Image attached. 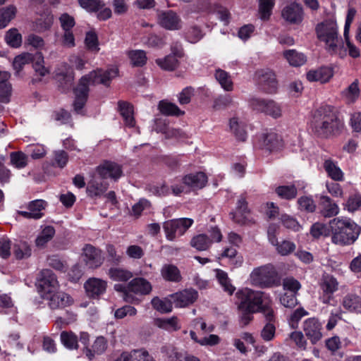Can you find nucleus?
<instances>
[{"instance_id":"1","label":"nucleus","mask_w":361,"mask_h":361,"mask_svg":"<svg viewBox=\"0 0 361 361\" xmlns=\"http://www.w3.org/2000/svg\"><path fill=\"white\" fill-rule=\"evenodd\" d=\"M344 127L343 121L338 117L331 106H321L313 114L312 131L319 138L330 139L338 137L343 133Z\"/></svg>"},{"instance_id":"2","label":"nucleus","mask_w":361,"mask_h":361,"mask_svg":"<svg viewBox=\"0 0 361 361\" xmlns=\"http://www.w3.org/2000/svg\"><path fill=\"white\" fill-rule=\"evenodd\" d=\"M37 283L42 298L48 301V306L51 310L62 309L73 303L69 295L59 291V284L51 270L42 269L39 274Z\"/></svg>"},{"instance_id":"3","label":"nucleus","mask_w":361,"mask_h":361,"mask_svg":"<svg viewBox=\"0 0 361 361\" xmlns=\"http://www.w3.org/2000/svg\"><path fill=\"white\" fill-rule=\"evenodd\" d=\"M117 75V68H110L104 71L97 69L82 76L73 90L75 94L73 106L76 113L81 114L88 98L90 85L102 84L109 86L111 80Z\"/></svg>"},{"instance_id":"4","label":"nucleus","mask_w":361,"mask_h":361,"mask_svg":"<svg viewBox=\"0 0 361 361\" xmlns=\"http://www.w3.org/2000/svg\"><path fill=\"white\" fill-rule=\"evenodd\" d=\"M315 32L318 39L325 44V49L330 54L338 55L342 59L346 56L343 39L338 37V25L335 20L328 19L318 23Z\"/></svg>"},{"instance_id":"5","label":"nucleus","mask_w":361,"mask_h":361,"mask_svg":"<svg viewBox=\"0 0 361 361\" xmlns=\"http://www.w3.org/2000/svg\"><path fill=\"white\" fill-rule=\"evenodd\" d=\"M331 242L338 245H350L355 242L360 228L348 218H334L329 221Z\"/></svg>"},{"instance_id":"6","label":"nucleus","mask_w":361,"mask_h":361,"mask_svg":"<svg viewBox=\"0 0 361 361\" xmlns=\"http://www.w3.org/2000/svg\"><path fill=\"white\" fill-rule=\"evenodd\" d=\"M271 300L268 293L260 290H255L249 288L239 289L235 293V304L238 310H247L251 312H258Z\"/></svg>"},{"instance_id":"7","label":"nucleus","mask_w":361,"mask_h":361,"mask_svg":"<svg viewBox=\"0 0 361 361\" xmlns=\"http://www.w3.org/2000/svg\"><path fill=\"white\" fill-rule=\"evenodd\" d=\"M252 285L261 288H270L279 284L278 273L274 267L267 264L255 268L250 275Z\"/></svg>"},{"instance_id":"8","label":"nucleus","mask_w":361,"mask_h":361,"mask_svg":"<svg viewBox=\"0 0 361 361\" xmlns=\"http://www.w3.org/2000/svg\"><path fill=\"white\" fill-rule=\"evenodd\" d=\"M193 222V219L190 218L174 219L165 221L163 228L166 239L173 241L178 236L183 235L192 225Z\"/></svg>"},{"instance_id":"9","label":"nucleus","mask_w":361,"mask_h":361,"mask_svg":"<svg viewBox=\"0 0 361 361\" xmlns=\"http://www.w3.org/2000/svg\"><path fill=\"white\" fill-rule=\"evenodd\" d=\"M249 104L254 110L264 113L274 118L282 115L281 106L274 100L253 97L250 99Z\"/></svg>"},{"instance_id":"10","label":"nucleus","mask_w":361,"mask_h":361,"mask_svg":"<svg viewBox=\"0 0 361 361\" xmlns=\"http://www.w3.org/2000/svg\"><path fill=\"white\" fill-rule=\"evenodd\" d=\"M320 286L319 300L326 305H331L334 300V294L338 289V283L336 278L331 275L323 276Z\"/></svg>"},{"instance_id":"11","label":"nucleus","mask_w":361,"mask_h":361,"mask_svg":"<svg viewBox=\"0 0 361 361\" xmlns=\"http://www.w3.org/2000/svg\"><path fill=\"white\" fill-rule=\"evenodd\" d=\"M256 77L261 90L267 94H275L278 90V81L274 72L270 69L257 71Z\"/></svg>"},{"instance_id":"12","label":"nucleus","mask_w":361,"mask_h":361,"mask_svg":"<svg viewBox=\"0 0 361 361\" xmlns=\"http://www.w3.org/2000/svg\"><path fill=\"white\" fill-rule=\"evenodd\" d=\"M82 258L86 266L92 269L99 267L104 260L102 250L90 244L83 247Z\"/></svg>"},{"instance_id":"13","label":"nucleus","mask_w":361,"mask_h":361,"mask_svg":"<svg viewBox=\"0 0 361 361\" xmlns=\"http://www.w3.org/2000/svg\"><path fill=\"white\" fill-rule=\"evenodd\" d=\"M302 329L305 336L313 345L317 343L323 337L322 324L317 318L311 317L305 319Z\"/></svg>"},{"instance_id":"14","label":"nucleus","mask_w":361,"mask_h":361,"mask_svg":"<svg viewBox=\"0 0 361 361\" xmlns=\"http://www.w3.org/2000/svg\"><path fill=\"white\" fill-rule=\"evenodd\" d=\"M197 291L192 288H187L170 294V298L172 300L173 305L177 308L186 307L192 305L197 300Z\"/></svg>"},{"instance_id":"15","label":"nucleus","mask_w":361,"mask_h":361,"mask_svg":"<svg viewBox=\"0 0 361 361\" xmlns=\"http://www.w3.org/2000/svg\"><path fill=\"white\" fill-rule=\"evenodd\" d=\"M96 172L101 179L111 178L118 180L123 175L121 166L113 161H106L96 168Z\"/></svg>"},{"instance_id":"16","label":"nucleus","mask_w":361,"mask_h":361,"mask_svg":"<svg viewBox=\"0 0 361 361\" xmlns=\"http://www.w3.org/2000/svg\"><path fill=\"white\" fill-rule=\"evenodd\" d=\"M160 25L169 30H178L182 27V21L179 16L173 11L161 12L159 16Z\"/></svg>"},{"instance_id":"17","label":"nucleus","mask_w":361,"mask_h":361,"mask_svg":"<svg viewBox=\"0 0 361 361\" xmlns=\"http://www.w3.org/2000/svg\"><path fill=\"white\" fill-rule=\"evenodd\" d=\"M302 6L296 3L290 4L282 11L283 18L290 24H300L303 20Z\"/></svg>"},{"instance_id":"18","label":"nucleus","mask_w":361,"mask_h":361,"mask_svg":"<svg viewBox=\"0 0 361 361\" xmlns=\"http://www.w3.org/2000/svg\"><path fill=\"white\" fill-rule=\"evenodd\" d=\"M249 212L246 197L241 195L237 202L235 211L231 212L230 216L235 223L243 225L246 223Z\"/></svg>"},{"instance_id":"19","label":"nucleus","mask_w":361,"mask_h":361,"mask_svg":"<svg viewBox=\"0 0 361 361\" xmlns=\"http://www.w3.org/2000/svg\"><path fill=\"white\" fill-rule=\"evenodd\" d=\"M341 305L348 312L361 313V296L355 291L345 295L342 299Z\"/></svg>"},{"instance_id":"20","label":"nucleus","mask_w":361,"mask_h":361,"mask_svg":"<svg viewBox=\"0 0 361 361\" xmlns=\"http://www.w3.org/2000/svg\"><path fill=\"white\" fill-rule=\"evenodd\" d=\"M106 286L105 281L97 278H91L85 283V288L90 297L97 298L105 292Z\"/></svg>"},{"instance_id":"21","label":"nucleus","mask_w":361,"mask_h":361,"mask_svg":"<svg viewBox=\"0 0 361 361\" xmlns=\"http://www.w3.org/2000/svg\"><path fill=\"white\" fill-rule=\"evenodd\" d=\"M128 290L131 294L145 295L150 293L152 287L151 283L144 278H135L128 283Z\"/></svg>"},{"instance_id":"22","label":"nucleus","mask_w":361,"mask_h":361,"mask_svg":"<svg viewBox=\"0 0 361 361\" xmlns=\"http://www.w3.org/2000/svg\"><path fill=\"white\" fill-rule=\"evenodd\" d=\"M109 188V183L99 176H94L88 183L87 192L92 197L102 195Z\"/></svg>"},{"instance_id":"23","label":"nucleus","mask_w":361,"mask_h":361,"mask_svg":"<svg viewBox=\"0 0 361 361\" xmlns=\"http://www.w3.org/2000/svg\"><path fill=\"white\" fill-rule=\"evenodd\" d=\"M183 183L192 190L202 189L207 183V177L203 172L190 173L183 178Z\"/></svg>"},{"instance_id":"24","label":"nucleus","mask_w":361,"mask_h":361,"mask_svg":"<svg viewBox=\"0 0 361 361\" xmlns=\"http://www.w3.org/2000/svg\"><path fill=\"white\" fill-rule=\"evenodd\" d=\"M108 347L107 340L104 336H98L94 340L91 348L85 347L83 353L90 360H92L95 355L103 354Z\"/></svg>"},{"instance_id":"25","label":"nucleus","mask_w":361,"mask_h":361,"mask_svg":"<svg viewBox=\"0 0 361 361\" xmlns=\"http://www.w3.org/2000/svg\"><path fill=\"white\" fill-rule=\"evenodd\" d=\"M332 68L323 66L317 70H310L307 73V79L310 82H320L324 83L328 82L333 76Z\"/></svg>"},{"instance_id":"26","label":"nucleus","mask_w":361,"mask_h":361,"mask_svg":"<svg viewBox=\"0 0 361 361\" xmlns=\"http://www.w3.org/2000/svg\"><path fill=\"white\" fill-rule=\"evenodd\" d=\"M321 214L324 217H333L339 213V207L329 196L320 197Z\"/></svg>"},{"instance_id":"27","label":"nucleus","mask_w":361,"mask_h":361,"mask_svg":"<svg viewBox=\"0 0 361 361\" xmlns=\"http://www.w3.org/2000/svg\"><path fill=\"white\" fill-rule=\"evenodd\" d=\"M283 146L281 136L274 132L265 134L263 137V147L269 152L277 151Z\"/></svg>"},{"instance_id":"28","label":"nucleus","mask_w":361,"mask_h":361,"mask_svg":"<svg viewBox=\"0 0 361 361\" xmlns=\"http://www.w3.org/2000/svg\"><path fill=\"white\" fill-rule=\"evenodd\" d=\"M229 128L233 134L236 140L239 141H245L247 138V131L245 130V124L239 121L238 118H232L229 121Z\"/></svg>"},{"instance_id":"29","label":"nucleus","mask_w":361,"mask_h":361,"mask_svg":"<svg viewBox=\"0 0 361 361\" xmlns=\"http://www.w3.org/2000/svg\"><path fill=\"white\" fill-rule=\"evenodd\" d=\"M323 167L328 176L333 180L340 181L343 179V173L337 163L331 159H325Z\"/></svg>"},{"instance_id":"30","label":"nucleus","mask_w":361,"mask_h":361,"mask_svg":"<svg viewBox=\"0 0 361 361\" xmlns=\"http://www.w3.org/2000/svg\"><path fill=\"white\" fill-rule=\"evenodd\" d=\"M107 274L111 280L118 282H126L133 277V274L130 271L117 267H111Z\"/></svg>"},{"instance_id":"31","label":"nucleus","mask_w":361,"mask_h":361,"mask_svg":"<svg viewBox=\"0 0 361 361\" xmlns=\"http://www.w3.org/2000/svg\"><path fill=\"white\" fill-rule=\"evenodd\" d=\"M119 111L128 127H133L135 121L133 116V106L127 102L119 101L118 103Z\"/></svg>"},{"instance_id":"32","label":"nucleus","mask_w":361,"mask_h":361,"mask_svg":"<svg viewBox=\"0 0 361 361\" xmlns=\"http://www.w3.org/2000/svg\"><path fill=\"white\" fill-rule=\"evenodd\" d=\"M216 278L222 287L224 292L229 295H233L235 290V287L232 285L231 279L228 278V274L221 269H216Z\"/></svg>"},{"instance_id":"33","label":"nucleus","mask_w":361,"mask_h":361,"mask_svg":"<svg viewBox=\"0 0 361 361\" xmlns=\"http://www.w3.org/2000/svg\"><path fill=\"white\" fill-rule=\"evenodd\" d=\"M283 56L292 66H300L307 61L306 56L302 53L298 52L295 49L285 51Z\"/></svg>"},{"instance_id":"34","label":"nucleus","mask_w":361,"mask_h":361,"mask_svg":"<svg viewBox=\"0 0 361 361\" xmlns=\"http://www.w3.org/2000/svg\"><path fill=\"white\" fill-rule=\"evenodd\" d=\"M151 304L154 310L161 313H169L173 310V302L170 295L164 299L154 297L152 300Z\"/></svg>"},{"instance_id":"35","label":"nucleus","mask_w":361,"mask_h":361,"mask_svg":"<svg viewBox=\"0 0 361 361\" xmlns=\"http://www.w3.org/2000/svg\"><path fill=\"white\" fill-rule=\"evenodd\" d=\"M10 74L4 73V77L0 80V102L7 104L10 102L12 92L11 84L8 81Z\"/></svg>"},{"instance_id":"36","label":"nucleus","mask_w":361,"mask_h":361,"mask_svg":"<svg viewBox=\"0 0 361 361\" xmlns=\"http://www.w3.org/2000/svg\"><path fill=\"white\" fill-rule=\"evenodd\" d=\"M161 274L168 281L179 282L182 278L179 269L173 264H165L161 270Z\"/></svg>"},{"instance_id":"37","label":"nucleus","mask_w":361,"mask_h":361,"mask_svg":"<svg viewBox=\"0 0 361 361\" xmlns=\"http://www.w3.org/2000/svg\"><path fill=\"white\" fill-rule=\"evenodd\" d=\"M211 245L210 238L204 233L197 235L190 240V245L199 251L207 250Z\"/></svg>"},{"instance_id":"38","label":"nucleus","mask_w":361,"mask_h":361,"mask_svg":"<svg viewBox=\"0 0 361 361\" xmlns=\"http://www.w3.org/2000/svg\"><path fill=\"white\" fill-rule=\"evenodd\" d=\"M60 339L61 343L69 350L78 348V338L72 331H63L61 333Z\"/></svg>"},{"instance_id":"39","label":"nucleus","mask_w":361,"mask_h":361,"mask_svg":"<svg viewBox=\"0 0 361 361\" xmlns=\"http://www.w3.org/2000/svg\"><path fill=\"white\" fill-rule=\"evenodd\" d=\"M55 235V229L51 226H45L35 240V244L39 247H44Z\"/></svg>"},{"instance_id":"40","label":"nucleus","mask_w":361,"mask_h":361,"mask_svg":"<svg viewBox=\"0 0 361 361\" xmlns=\"http://www.w3.org/2000/svg\"><path fill=\"white\" fill-rule=\"evenodd\" d=\"M190 13H209L212 11L213 6L210 0H196L190 7Z\"/></svg>"},{"instance_id":"41","label":"nucleus","mask_w":361,"mask_h":361,"mask_svg":"<svg viewBox=\"0 0 361 361\" xmlns=\"http://www.w3.org/2000/svg\"><path fill=\"white\" fill-rule=\"evenodd\" d=\"M31 62L35 73L39 76H45L49 73L48 68L44 66V57L40 52H37L35 55H32Z\"/></svg>"},{"instance_id":"42","label":"nucleus","mask_w":361,"mask_h":361,"mask_svg":"<svg viewBox=\"0 0 361 361\" xmlns=\"http://www.w3.org/2000/svg\"><path fill=\"white\" fill-rule=\"evenodd\" d=\"M215 78L224 90L231 91L233 90V82L227 72L221 69H217L215 73Z\"/></svg>"},{"instance_id":"43","label":"nucleus","mask_w":361,"mask_h":361,"mask_svg":"<svg viewBox=\"0 0 361 361\" xmlns=\"http://www.w3.org/2000/svg\"><path fill=\"white\" fill-rule=\"evenodd\" d=\"M16 8L13 6H9L0 9V29L6 27L9 22L14 18Z\"/></svg>"},{"instance_id":"44","label":"nucleus","mask_w":361,"mask_h":361,"mask_svg":"<svg viewBox=\"0 0 361 361\" xmlns=\"http://www.w3.org/2000/svg\"><path fill=\"white\" fill-rule=\"evenodd\" d=\"M160 111L167 116H180L184 114L177 105L166 101H161L159 104Z\"/></svg>"},{"instance_id":"45","label":"nucleus","mask_w":361,"mask_h":361,"mask_svg":"<svg viewBox=\"0 0 361 361\" xmlns=\"http://www.w3.org/2000/svg\"><path fill=\"white\" fill-rule=\"evenodd\" d=\"M156 63L165 71H173L175 70L178 64V60L173 55H168L164 59H158L156 60Z\"/></svg>"},{"instance_id":"46","label":"nucleus","mask_w":361,"mask_h":361,"mask_svg":"<svg viewBox=\"0 0 361 361\" xmlns=\"http://www.w3.org/2000/svg\"><path fill=\"white\" fill-rule=\"evenodd\" d=\"M276 194L281 198L292 200L297 196V188L294 185H281L276 188Z\"/></svg>"},{"instance_id":"47","label":"nucleus","mask_w":361,"mask_h":361,"mask_svg":"<svg viewBox=\"0 0 361 361\" xmlns=\"http://www.w3.org/2000/svg\"><path fill=\"white\" fill-rule=\"evenodd\" d=\"M274 6V0H259V13L262 20H267L269 18Z\"/></svg>"},{"instance_id":"48","label":"nucleus","mask_w":361,"mask_h":361,"mask_svg":"<svg viewBox=\"0 0 361 361\" xmlns=\"http://www.w3.org/2000/svg\"><path fill=\"white\" fill-rule=\"evenodd\" d=\"M310 232L314 238L318 239L322 236H329L331 232V228L329 229L324 224L317 222L312 224Z\"/></svg>"},{"instance_id":"49","label":"nucleus","mask_w":361,"mask_h":361,"mask_svg":"<svg viewBox=\"0 0 361 361\" xmlns=\"http://www.w3.org/2000/svg\"><path fill=\"white\" fill-rule=\"evenodd\" d=\"M204 36L201 28L197 25L191 26L185 32V39L188 42L195 44L199 42Z\"/></svg>"},{"instance_id":"50","label":"nucleus","mask_w":361,"mask_h":361,"mask_svg":"<svg viewBox=\"0 0 361 361\" xmlns=\"http://www.w3.org/2000/svg\"><path fill=\"white\" fill-rule=\"evenodd\" d=\"M6 43L12 47L17 48L20 46L22 42L21 35L16 29H10L6 34Z\"/></svg>"},{"instance_id":"51","label":"nucleus","mask_w":361,"mask_h":361,"mask_svg":"<svg viewBox=\"0 0 361 361\" xmlns=\"http://www.w3.org/2000/svg\"><path fill=\"white\" fill-rule=\"evenodd\" d=\"M11 163L16 168L23 169L27 164V157L22 152H13L10 154Z\"/></svg>"},{"instance_id":"52","label":"nucleus","mask_w":361,"mask_h":361,"mask_svg":"<svg viewBox=\"0 0 361 361\" xmlns=\"http://www.w3.org/2000/svg\"><path fill=\"white\" fill-rule=\"evenodd\" d=\"M32 59V54L30 53H23L14 58L13 61V67L18 73L25 64L31 62Z\"/></svg>"},{"instance_id":"53","label":"nucleus","mask_w":361,"mask_h":361,"mask_svg":"<svg viewBox=\"0 0 361 361\" xmlns=\"http://www.w3.org/2000/svg\"><path fill=\"white\" fill-rule=\"evenodd\" d=\"M277 252L281 256H286L292 253L296 248L295 244L290 240H283L278 242L274 245Z\"/></svg>"},{"instance_id":"54","label":"nucleus","mask_w":361,"mask_h":361,"mask_svg":"<svg viewBox=\"0 0 361 361\" xmlns=\"http://www.w3.org/2000/svg\"><path fill=\"white\" fill-rule=\"evenodd\" d=\"M155 130L165 134L167 137H177L180 135V131L179 130L169 128L161 121H157L156 122Z\"/></svg>"},{"instance_id":"55","label":"nucleus","mask_w":361,"mask_h":361,"mask_svg":"<svg viewBox=\"0 0 361 361\" xmlns=\"http://www.w3.org/2000/svg\"><path fill=\"white\" fill-rule=\"evenodd\" d=\"M157 324L159 327L167 331H176L180 329L178 319L176 317L168 319H159L157 320Z\"/></svg>"},{"instance_id":"56","label":"nucleus","mask_w":361,"mask_h":361,"mask_svg":"<svg viewBox=\"0 0 361 361\" xmlns=\"http://www.w3.org/2000/svg\"><path fill=\"white\" fill-rule=\"evenodd\" d=\"M47 205V203L46 201L43 200H35L29 202L27 209L32 214L39 215V216L37 217V219H39L44 216L42 211L46 208Z\"/></svg>"},{"instance_id":"57","label":"nucleus","mask_w":361,"mask_h":361,"mask_svg":"<svg viewBox=\"0 0 361 361\" xmlns=\"http://www.w3.org/2000/svg\"><path fill=\"white\" fill-rule=\"evenodd\" d=\"M361 207V194L355 192L350 195L345 204V208L350 212L359 209Z\"/></svg>"},{"instance_id":"58","label":"nucleus","mask_w":361,"mask_h":361,"mask_svg":"<svg viewBox=\"0 0 361 361\" xmlns=\"http://www.w3.org/2000/svg\"><path fill=\"white\" fill-rule=\"evenodd\" d=\"M298 208L306 212H314L316 209V204L311 197L302 196L298 200Z\"/></svg>"},{"instance_id":"59","label":"nucleus","mask_w":361,"mask_h":361,"mask_svg":"<svg viewBox=\"0 0 361 361\" xmlns=\"http://www.w3.org/2000/svg\"><path fill=\"white\" fill-rule=\"evenodd\" d=\"M14 255L17 259L28 257L31 255V248L25 242H20L14 245Z\"/></svg>"},{"instance_id":"60","label":"nucleus","mask_w":361,"mask_h":361,"mask_svg":"<svg viewBox=\"0 0 361 361\" xmlns=\"http://www.w3.org/2000/svg\"><path fill=\"white\" fill-rule=\"evenodd\" d=\"M283 287L286 292L298 295V290L301 288V284L293 277H288L283 280Z\"/></svg>"},{"instance_id":"61","label":"nucleus","mask_w":361,"mask_h":361,"mask_svg":"<svg viewBox=\"0 0 361 361\" xmlns=\"http://www.w3.org/2000/svg\"><path fill=\"white\" fill-rule=\"evenodd\" d=\"M128 55L131 63L134 66H142L146 63L147 57L144 51H131L129 52Z\"/></svg>"},{"instance_id":"62","label":"nucleus","mask_w":361,"mask_h":361,"mask_svg":"<svg viewBox=\"0 0 361 361\" xmlns=\"http://www.w3.org/2000/svg\"><path fill=\"white\" fill-rule=\"evenodd\" d=\"M276 333V326L274 323L267 322L261 331V337L264 341L274 339Z\"/></svg>"},{"instance_id":"63","label":"nucleus","mask_w":361,"mask_h":361,"mask_svg":"<svg viewBox=\"0 0 361 361\" xmlns=\"http://www.w3.org/2000/svg\"><path fill=\"white\" fill-rule=\"evenodd\" d=\"M281 304L288 308H293L298 305L297 295L286 292L280 298Z\"/></svg>"},{"instance_id":"64","label":"nucleus","mask_w":361,"mask_h":361,"mask_svg":"<svg viewBox=\"0 0 361 361\" xmlns=\"http://www.w3.org/2000/svg\"><path fill=\"white\" fill-rule=\"evenodd\" d=\"M78 2L81 7L91 12L97 11L104 6L99 0H78Z\"/></svg>"}]
</instances>
